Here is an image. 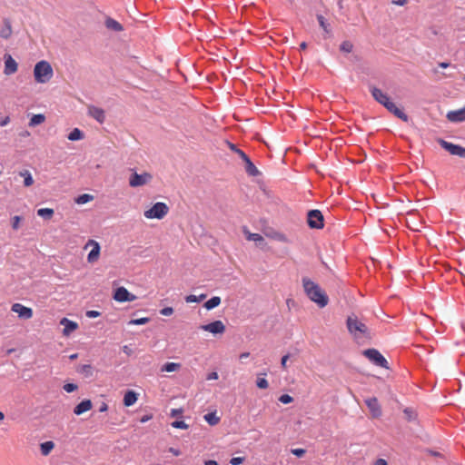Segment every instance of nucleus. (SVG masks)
Instances as JSON below:
<instances>
[{
  "label": "nucleus",
  "instance_id": "obj_1",
  "mask_svg": "<svg viewBox=\"0 0 465 465\" xmlns=\"http://www.w3.org/2000/svg\"><path fill=\"white\" fill-rule=\"evenodd\" d=\"M302 285L308 298L319 307L323 308L328 304V296L317 283L308 278H303Z\"/></svg>",
  "mask_w": 465,
  "mask_h": 465
},
{
  "label": "nucleus",
  "instance_id": "obj_2",
  "mask_svg": "<svg viewBox=\"0 0 465 465\" xmlns=\"http://www.w3.org/2000/svg\"><path fill=\"white\" fill-rule=\"evenodd\" d=\"M54 75V70L49 62L45 60L39 61L34 68L35 81L38 84L48 83Z\"/></svg>",
  "mask_w": 465,
  "mask_h": 465
},
{
  "label": "nucleus",
  "instance_id": "obj_3",
  "mask_svg": "<svg viewBox=\"0 0 465 465\" xmlns=\"http://www.w3.org/2000/svg\"><path fill=\"white\" fill-rule=\"evenodd\" d=\"M347 328L350 333L356 340H360L369 336L368 327L355 315L349 316L347 318Z\"/></svg>",
  "mask_w": 465,
  "mask_h": 465
},
{
  "label": "nucleus",
  "instance_id": "obj_4",
  "mask_svg": "<svg viewBox=\"0 0 465 465\" xmlns=\"http://www.w3.org/2000/svg\"><path fill=\"white\" fill-rule=\"evenodd\" d=\"M169 212V207L166 203L158 202L154 203L150 209L144 211L143 215L147 219H158L164 218Z\"/></svg>",
  "mask_w": 465,
  "mask_h": 465
},
{
  "label": "nucleus",
  "instance_id": "obj_5",
  "mask_svg": "<svg viewBox=\"0 0 465 465\" xmlns=\"http://www.w3.org/2000/svg\"><path fill=\"white\" fill-rule=\"evenodd\" d=\"M153 180V175L148 172L138 173L134 172L129 178V185L133 188L148 184Z\"/></svg>",
  "mask_w": 465,
  "mask_h": 465
},
{
  "label": "nucleus",
  "instance_id": "obj_6",
  "mask_svg": "<svg viewBox=\"0 0 465 465\" xmlns=\"http://www.w3.org/2000/svg\"><path fill=\"white\" fill-rule=\"evenodd\" d=\"M91 249L87 255V262L89 263H95L99 258L101 253V246L98 242L95 240L90 239L87 241L85 245L84 246V250Z\"/></svg>",
  "mask_w": 465,
  "mask_h": 465
},
{
  "label": "nucleus",
  "instance_id": "obj_7",
  "mask_svg": "<svg viewBox=\"0 0 465 465\" xmlns=\"http://www.w3.org/2000/svg\"><path fill=\"white\" fill-rule=\"evenodd\" d=\"M363 355L366 356L375 365L389 369L387 360L381 355V353L376 349H368L363 351Z\"/></svg>",
  "mask_w": 465,
  "mask_h": 465
},
{
  "label": "nucleus",
  "instance_id": "obj_8",
  "mask_svg": "<svg viewBox=\"0 0 465 465\" xmlns=\"http://www.w3.org/2000/svg\"><path fill=\"white\" fill-rule=\"evenodd\" d=\"M308 225L313 229H322L324 226L323 215L319 210H312L308 213Z\"/></svg>",
  "mask_w": 465,
  "mask_h": 465
},
{
  "label": "nucleus",
  "instance_id": "obj_9",
  "mask_svg": "<svg viewBox=\"0 0 465 465\" xmlns=\"http://www.w3.org/2000/svg\"><path fill=\"white\" fill-rule=\"evenodd\" d=\"M438 143L440 144V146L448 151L452 155H458L460 157L465 158V148L461 147L460 145L454 144L451 143H449L443 139H439Z\"/></svg>",
  "mask_w": 465,
  "mask_h": 465
},
{
  "label": "nucleus",
  "instance_id": "obj_10",
  "mask_svg": "<svg viewBox=\"0 0 465 465\" xmlns=\"http://www.w3.org/2000/svg\"><path fill=\"white\" fill-rule=\"evenodd\" d=\"M114 299L118 302H134L136 296L128 292L125 287H118L114 293Z\"/></svg>",
  "mask_w": 465,
  "mask_h": 465
},
{
  "label": "nucleus",
  "instance_id": "obj_11",
  "mask_svg": "<svg viewBox=\"0 0 465 465\" xmlns=\"http://www.w3.org/2000/svg\"><path fill=\"white\" fill-rule=\"evenodd\" d=\"M11 311L16 313L20 319L24 320H29L34 315L33 310L22 303H14L11 307Z\"/></svg>",
  "mask_w": 465,
  "mask_h": 465
},
{
  "label": "nucleus",
  "instance_id": "obj_12",
  "mask_svg": "<svg viewBox=\"0 0 465 465\" xmlns=\"http://www.w3.org/2000/svg\"><path fill=\"white\" fill-rule=\"evenodd\" d=\"M4 61H5V68H4V74L5 75H11L17 72L18 70V64L17 62L12 57L11 54H5L4 55Z\"/></svg>",
  "mask_w": 465,
  "mask_h": 465
},
{
  "label": "nucleus",
  "instance_id": "obj_13",
  "mask_svg": "<svg viewBox=\"0 0 465 465\" xmlns=\"http://www.w3.org/2000/svg\"><path fill=\"white\" fill-rule=\"evenodd\" d=\"M200 328L213 334H223L225 331V325L220 320L202 325Z\"/></svg>",
  "mask_w": 465,
  "mask_h": 465
},
{
  "label": "nucleus",
  "instance_id": "obj_14",
  "mask_svg": "<svg viewBox=\"0 0 465 465\" xmlns=\"http://www.w3.org/2000/svg\"><path fill=\"white\" fill-rule=\"evenodd\" d=\"M365 403L369 408L371 417L374 419L380 418L381 416V405L375 397L368 398L365 400Z\"/></svg>",
  "mask_w": 465,
  "mask_h": 465
},
{
  "label": "nucleus",
  "instance_id": "obj_15",
  "mask_svg": "<svg viewBox=\"0 0 465 465\" xmlns=\"http://www.w3.org/2000/svg\"><path fill=\"white\" fill-rule=\"evenodd\" d=\"M60 324L64 326L63 335L68 337L72 332L78 329V323L67 318H63Z\"/></svg>",
  "mask_w": 465,
  "mask_h": 465
},
{
  "label": "nucleus",
  "instance_id": "obj_16",
  "mask_svg": "<svg viewBox=\"0 0 465 465\" xmlns=\"http://www.w3.org/2000/svg\"><path fill=\"white\" fill-rule=\"evenodd\" d=\"M384 107L390 113L393 114L396 117L400 118L403 122L409 121L408 115L402 111V109L396 106V104L393 102L390 101Z\"/></svg>",
  "mask_w": 465,
  "mask_h": 465
},
{
  "label": "nucleus",
  "instance_id": "obj_17",
  "mask_svg": "<svg viewBox=\"0 0 465 465\" xmlns=\"http://www.w3.org/2000/svg\"><path fill=\"white\" fill-rule=\"evenodd\" d=\"M371 93L373 98L383 106H385L387 103L391 101L387 94L383 93L381 89L377 87H372L371 89Z\"/></svg>",
  "mask_w": 465,
  "mask_h": 465
},
{
  "label": "nucleus",
  "instance_id": "obj_18",
  "mask_svg": "<svg viewBox=\"0 0 465 465\" xmlns=\"http://www.w3.org/2000/svg\"><path fill=\"white\" fill-rule=\"evenodd\" d=\"M88 114L94 118L99 123H104L105 119L104 111L99 107L96 106H89L88 107Z\"/></svg>",
  "mask_w": 465,
  "mask_h": 465
},
{
  "label": "nucleus",
  "instance_id": "obj_19",
  "mask_svg": "<svg viewBox=\"0 0 465 465\" xmlns=\"http://www.w3.org/2000/svg\"><path fill=\"white\" fill-rule=\"evenodd\" d=\"M447 118L450 122H463L465 121V107L456 111H450L447 114Z\"/></svg>",
  "mask_w": 465,
  "mask_h": 465
},
{
  "label": "nucleus",
  "instance_id": "obj_20",
  "mask_svg": "<svg viewBox=\"0 0 465 465\" xmlns=\"http://www.w3.org/2000/svg\"><path fill=\"white\" fill-rule=\"evenodd\" d=\"M92 407H93V404L90 400H84L74 407V413L75 415H81V414L90 411L92 409Z\"/></svg>",
  "mask_w": 465,
  "mask_h": 465
},
{
  "label": "nucleus",
  "instance_id": "obj_21",
  "mask_svg": "<svg viewBox=\"0 0 465 465\" xmlns=\"http://www.w3.org/2000/svg\"><path fill=\"white\" fill-rule=\"evenodd\" d=\"M138 400V394L134 391H127L124 396V405L125 407L133 406Z\"/></svg>",
  "mask_w": 465,
  "mask_h": 465
},
{
  "label": "nucleus",
  "instance_id": "obj_22",
  "mask_svg": "<svg viewBox=\"0 0 465 465\" xmlns=\"http://www.w3.org/2000/svg\"><path fill=\"white\" fill-rule=\"evenodd\" d=\"M13 30L11 23L8 19L4 20V27L0 30V36L8 39L12 35Z\"/></svg>",
  "mask_w": 465,
  "mask_h": 465
},
{
  "label": "nucleus",
  "instance_id": "obj_23",
  "mask_svg": "<svg viewBox=\"0 0 465 465\" xmlns=\"http://www.w3.org/2000/svg\"><path fill=\"white\" fill-rule=\"evenodd\" d=\"M54 442L52 440L45 441L40 444V450L43 456H48L54 449Z\"/></svg>",
  "mask_w": 465,
  "mask_h": 465
},
{
  "label": "nucleus",
  "instance_id": "obj_24",
  "mask_svg": "<svg viewBox=\"0 0 465 465\" xmlns=\"http://www.w3.org/2000/svg\"><path fill=\"white\" fill-rule=\"evenodd\" d=\"M245 163V170L246 172L252 175L256 176L259 174V170L256 168V166L252 163L250 158L247 156L245 159L242 160Z\"/></svg>",
  "mask_w": 465,
  "mask_h": 465
},
{
  "label": "nucleus",
  "instance_id": "obj_25",
  "mask_svg": "<svg viewBox=\"0 0 465 465\" xmlns=\"http://www.w3.org/2000/svg\"><path fill=\"white\" fill-rule=\"evenodd\" d=\"M19 175L24 178V185L25 187H30L34 184V178L28 170L21 171Z\"/></svg>",
  "mask_w": 465,
  "mask_h": 465
},
{
  "label": "nucleus",
  "instance_id": "obj_26",
  "mask_svg": "<svg viewBox=\"0 0 465 465\" xmlns=\"http://www.w3.org/2000/svg\"><path fill=\"white\" fill-rule=\"evenodd\" d=\"M181 369V363L178 362H167L161 368V371L173 372Z\"/></svg>",
  "mask_w": 465,
  "mask_h": 465
},
{
  "label": "nucleus",
  "instance_id": "obj_27",
  "mask_svg": "<svg viewBox=\"0 0 465 465\" xmlns=\"http://www.w3.org/2000/svg\"><path fill=\"white\" fill-rule=\"evenodd\" d=\"M221 298L219 296H213L204 303V308L212 310L221 304Z\"/></svg>",
  "mask_w": 465,
  "mask_h": 465
},
{
  "label": "nucleus",
  "instance_id": "obj_28",
  "mask_svg": "<svg viewBox=\"0 0 465 465\" xmlns=\"http://www.w3.org/2000/svg\"><path fill=\"white\" fill-rule=\"evenodd\" d=\"M45 121V116L42 114H34L29 122V126L34 127L43 124Z\"/></svg>",
  "mask_w": 465,
  "mask_h": 465
},
{
  "label": "nucleus",
  "instance_id": "obj_29",
  "mask_svg": "<svg viewBox=\"0 0 465 465\" xmlns=\"http://www.w3.org/2000/svg\"><path fill=\"white\" fill-rule=\"evenodd\" d=\"M204 420L212 426L216 425L220 421V418L215 412H210L204 415Z\"/></svg>",
  "mask_w": 465,
  "mask_h": 465
},
{
  "label": "nucleus",
  "instance_id": "obj_30",
  "mask_svg": "<svg viewBox=\"0 0 465 465\" xmlns=\"http://www.w3.org/2000/svg\"><path fill=\"white\" fill-rule=\"evenodd\" d=\"M54 213V212L52 208H41L37 210V214L45 219H51Z\"/></svg>",
  "mask_w": 465,
  "mask_h": 465
},
{
  "label": "nucleus",
  "instance_id": "obj_31",
  "mask_svg": "<svg viewBox=\"0 0 465 465\" xmlns=\"http://www.w3.org/2000/svg\"><path fill=\"white\" fill-rule=\"evenodd\" d=\"M267 236L275 241L281 242H289L286 235L282 232H273L270 234H267Z\"/></svg>",
  "mask_w": 465,
  "mask_h": 465
},
{
  "label": "nucleus",
  "instance_id": "obj_32",
  "mask_svg": "<svg viewBox=\"0 0 465 465\" xmlns=\"http://www.w3.org/2000/svg\"><path fill=\"white\" fill-rule=\"evenodd\" d=\"M317 20L319 22L320 26L326 34L331 33L330 25L326 22L325 18L322 15H317Z\"/></svg>",
  "mask_w": 465,
  "mask_h": 465
},
{
  "label": "nucleus",
  "instance_id": "obj_33",
  "mask_svg": "<svg viewBox=\"0 0 465 465\" xmlns=\"http://www.w3.org/2000/svg\"><path fill=\"white\" fill-rule=\"evenodd\" d=\"M106 26L108 28L117 31V32L123 30L122 25L120 23H118L117 21L111 19V18L106 20Z\"/></svg>",
  "mask_w": 465,
  "mask_h": 465
},
{
  "label": "nucleus",
  "instance_id": "obj_34",
  "mask_svg": "<svg viewBox=\"0 0 465 465\" xmlns=\"http://www.w3.org/2000/svg\"><path fill=\"white\" fill-rule=\"evenodd\" d=\"M83 137H84L83 132L81 130H79L78 128H74L68 135V139L70 141H78V140L83 139Z\"/></svg>",
  "mask_w": 465,
  "mask_h": 465
},
{
  "label": "nucleus",
  "instance_id": "obj_35",
  "mask_svg": "<svg viewBox=\"0 0 465 465\" xmlns=\"http://www.w3.org/2000/svg\"><path fill=\"white\" fill-rule=\"evenodd\" d=\"M93 199H94L93 195L88 194V193H84V194L79 195L75 199V203H78V204H84L86 203L91 202Z\"/></svg>",
  "mask_w": 465,
  "mask_h": 465
},
{
  "label": "nucleus",
  "instance_id": "obj_36",
  "mask_svg": "<svg viewBox=\"0 0 465 465\" xmlns=\"http://www.w3.org/2000/svg\"><path fill=\"white\" fill-rule=\"evenodd\" d=\"M206 298V294L203 293L199 296H195V295H187L185 297V302H188V303H191V302H202L203 300H204Z\"/></svg>",
  "mask_w": 465,
  "mask_h": 465
},
{
  "label": "nucleus",
  "instance_id": "obj_37",
  "mask_svg": "<svg viewBox=\"0 0 465 465\" xmlns=\"http://www.w3.org/2000/svg\"><path fill=\"white\" fill-rule=\"evenodd\" d=\"M228 144H229V148L232 151H233L234 153H236V154H238L242 158V160H243L247 157V154L243 151L238 149L235 144L232 143H228Z\"/></svg>",
  "mask_w": 465,
  "mask_h": 465
},
{
  "label": "nucleus",
  "instance_id": "obj_38",
  "mask_svg": "<svg viewBox=\"0 0 465 465\" xmlns=\"http://www.w3.org/2000/svg\"><path fill=\"white\" fill-rule=\"evenodd\" d=\"M353 45L350 41H344L341 43L340 49L344 53H351L352 51Z\"/></svg>",
  "mask_w": 465,
  "mask_h": 465
},
{
  "label": "nucleus",
  "instance_id": "obj_39",
  "mask_svg": "<svg viewBox=\"0 0 465 465\" xmlns=\"http://www.w3.org/2000/svg\"><path fill=\"white\" fill-rule=\"evenodd\" d=\"M256 385L259 389L265 390L269 387V382L265 378L258 377L256 380Z\"/></svg>",
  "mask_w": 465,
  "mask_h": 465
},
{
  "label": "nucleus",
  "instance_id": "obj_40",
  "mask_svg": "<svg viewBox=\"0 0 465 465\" xmlns=\"http://www.w3.org/2000/svg\"><path fill=\"white\" fill-rule=\"evenodd\" d=\"M149 321H150L149 318L143 317V318L131 320L129 322V324L130 325H143V324H146L147 322H149Z\"/></svg>",
  "mask_w": 465,
  "mask_h": 465
},
{
  "label": "nucleus",
  "instance_id": "obj_41",
  "mask_svg": "<svg viewBox=\"0 0 465 465\" xmlns=\"http://www.w3.org/2000/svg\"><path fill=\"white\" fill-rule=\"evenodd\" d=\"M247 239L249 241H253V242H262L263 241V237L261 234L252 233V232H248Z\"/></svg>",
  "mask_w": 465,
  "mask_h": 465
},
{
  "label": "nucleus",
  "instance_id": "obj_42",
  "mask_svg": "<svg viewBox=\"0 0 465 465\" xmlns=\"http://www.w3.org/2000/svg\"><path fill=\"white\" fill-rule=\"evenodd\" d=\"M172 426L176 429L186 430L188 429V424H186L183 420H175L172 422Z\"/></svg>",
  "mask_w": 465,
  "mask_h": 465
},
{
  "label": "nucleus",
  "instance_id": "obj_43",
  "mask_svg": "<svg viewBox=\"0 0 465 465\" xmlns=\"http://www.w3.org/2000/svg\"><path fill=\"white\" fill-rule=\"evenodd\" d=\"M22 221V218L18 215H15L12 218V228L14 230H18L20 227V223Z\"/></svg>",
  "mask_w": 465,
  "mask_h": 465
},
{
  "label": "nucleus",
  "instance_id": "obj_44",
  "mask_svg": "<svg viewBox=\"0 0 465 465\" xmlns=\"http://www.w3.org/2000/svg\"><path fill=\"white\" fill-rule=\"evenodd\" d=\"M279 401L283 403V404H289L291 402L293 401V398L292 396H290L289 394H282L280 398H279Z\"/></svg>",
  "mask_w": 465,
  "mask_h": 465
},
{
  "label": "nucleus",
  "instance_id": "obj_45",
  "mask_svg": "<svg viewBox=\"0 0 465 465\" xmlns=\"http://www.w3.org/2000/svg\"><path fill=\"white\" fill-rule=\"evenodd\" d=\"M404 414L406 415V419L408 420H413L416 418V413L409 408L404 410Z\"/></svg>",
  "mask_w": 465,
  "mask_h": 465
},
{
  "label": "nucleus",
  "instance_id": "obj_46",
  "mask_svg": "<svg viewBox=\"0 0 465 465\" xmlns=\"http://www.w3.org/2000/svg\"><path fill=\"white\" fill-rule=\"evenodd\" d=\"M63 388L66 392L70 393L77 390V385L74 383H66Z\"/></svg>",
  "mask_w": 465,
  "mask_h": 465
},
{
  "label": "nucleus",
  "instance_id": "obj_47",
  "mask_svg": "<svg viewBox=\"0 0 465 465\" xmlns=\"http://www.w3.org/2000/svg\"><path fill=\"white\" fill-rule=\"evenodd\" d=\"M243 461H244V458L243 457H234V458L231 459L230 463L232 465H240Z\"/></svg>",
  "mask_w": 465,
  "mask_h": 465
},
{
  "label": "nucleus",
  "instance_id": "obj_48",
  "mask_svg": "<svg viewBox=\"0 0 465 465\" xmlns=\"http://www.w3.org/2000/svg\"><path fill=\"white\" fill-rule=\"evenodd\" d=\"M160 313L163 316H170L173 313V309L172 307H165L160 311Z\"/></svg>",
  "mask_w": 465,
  "mask_h": 465
},
{
  "label": "nucleus",
  "instance_id": "obj_49",
  "mask_svg": "<svg viewBox=\"0 0 465 465\" xmlns=\"http://www.w3.org/2000/svg\"><path fill=\"white\" fill-rule=\"evenodd\" d=\"M304 449H292V453L297 457H302L305 454Z\"/></svg>",
  "mask_w": 465,
  "mask_h": 465
},
{
  "label": "nucleus",
  "instance_id": "obj_50",
  "mask_svg": "<svg viewBox=\"0 0 465 465\" xmlns=\"http://www.w3.org/2000/svg\"><path fill=\"white\" fill-rule=\"evenodd\" d=\"M219 378V375L216 371H213V372H210L208 375H207V380L208 381H211V380H217Z\"/></svg>",
  "mask_w": 465,
  "mask_h": 465
},
{
  "label": "nucleus",
  "instance_id": "obj_51",
  "mask_svg": "<svg viewBox=\"0 0 465 465\" xmlns=\"http://www.w3.org/2000/svg\"><path fill=\"white\" fill-rule=\"evenodd\" d=\"M86 315L90 318H95L100 315V313L97 311H88L86 312Z\"/></svg>",
  "mask_w": 465,
  "mask_h": 465
},
{
  "label": "nucleus",
  "instance_id": "obj_52",
  "mask_svg": "<svg viewBox=\"0 0 465 465\" xmlns=\"http://www.w3.org/2000/svg\"><path fill=\"white\" fill-rule=\"evenodd\" d=\"M288 359H289V355H288V354H287V355H284V356L282 358L281 364H282V367L283 369H286V367H287L286 362H287V360H288Z\"/></svg>",
  "mask_w": 465,
  "mask_h": 465
},
{
  "label": "nucleus",
  "instance_id": "obj_53",
  "mask_svg": "<svg viewBox=\"0 0 465 465\" xmlns=\"http://www.w3.org/2000/svg\"><path fill=\"white\" fill-rule=\"evenodd\" d=\"M169 452H171L174 456H180L181 455V451L179 450H177V449L173 448V447L169 448Z\"/></svg>",
  "mask_w": 465,
  "mask_h": 465
},
{
  "label": "nucleus",
  "instance_id": "obj_54",
  "mask_svg": "<svg viewBox=\"0 0 465 465\" xmlns=\"http://www.w3.org/2000/svg\"><path fill=\"white\" fill-rule=\"evenodd\" d=\"M407 3V0H392V4L395 5H406Z\"/></svg>",
  "mask_w": 465,
  "mask_h": 465
},
{
  "label": "nucleus",
  "instance_id": "obj_55",
  "mask_svg": "<svg viewBox=\"0 0 465 465\" xmlns=\"http://www.w3.org/2000/svg\"><path fill=\"white\" fill-rule=\"evenodd\" d=\"M10 122V117L9 116H5L4 119H2L0 121V125L1 126H5L6 124H8Z\"/></svg>",
  "mask_w": 465,
  "mask_h": 465
},
{
  "label": "nucleus",
  "instance_id": "obj_56",
  "mask_svg": "<svg viewBox=\"0 0 465 465\" xmlns=\"http://www.w3.org/2000/svg\"><path fill=\"white\" fill-rule=\"evenodd\" d=\"M108 410V405L106 402H102V404L100 405V408H99V411L100 412H104Z\"/></svg>",
  "mask_w": 465,
  "mask_h": 465
},
{
  "label": "nucleus",
  "instance_id": "obj_57",
  "mask_svg": "<svg viewBox=\"0 0 465 465\" xmlns=\"http://www.w3.org/2000/svg\"><path fill=\"white\" fill-rule=\"evenodd\" d=\"M374 465H387V461L384 459H378Z\"/></svg>",
  "mask_w": 465,
  "mask_h": 465
},
{
  "label": "nucleus",
  "instance_id": "obj_58",
  "mask_svg": "<svg viewBox=\"0 0 465 465\" xmlns=\"http://www.w3.org/2000/svg\"><path fill=\"white\" fill-rule=\"evenodd\" d=\"M204 465H218V462L214 460H208L204 461Z\"/></svg>",
  "mask_w": 465,
  "mask_h": 465
},
{
  "label": "nucleus",
  "instance_id": "obj_59",
  "mask_svg": "<svg viewBox=\"0 0 465 465\" xmlns=\"http://www.w3.org/2000/svg\"><path fill=\"white\" fill-rule=\"evenodd\" d=\"M182 413V410H176V409H173L172 410V416H176L178 414Z\"/></svg>",
  "mask_w": 465,
  "mask_h": 465
},
{
  "label": "nucleus",
  "instance_id": "obj_60",
  "mask_svg": "<svg viewBox=\"0 0 465 465\" xmlns=\"http://www.w3.org/2000/svg\"><path fill=\"white\" fill-rule=\"evenodd\" d=\"M250 356V353L249 352H242L240 354V359L242 360V359H246Z\"/></svg>",
  "mask_w": 465,
  "mask_h": 465
},
{
  "label": "nucleus",
  "instance_id": "obj_61",
  "mask_svg": "<svg viewBox=\"0 0 465 465\" xmlns=\"http://www.w3.org/2000/svg\"><path fill=\"white\" fill-rule=\"evenodd\" d=\"M151 419L150 416H143L142 419H141V422H146L148 421L149 420Z\"/></svg>",
  "mask_w": 465,
  "mask_h": 465
},
{
  "label": "nucleus",
  "instance_id": "obj_62",
  "mask_svg": "<svg viewBox=\"0 0 465 465\" xmlns=\"http://www.w3.org/2000/svg\"><path fill=\"white\" fill-rule=\"evenodd\" d=\"M300 48L302 50H305L307 48V44L305 42L301 43Z\"/></svg>",
  "mask_w": 465,
  "mask_h": 465
},
{
  "label": "nucleus",
  "instance_id": "obj_63",
  "mask_svg": "<svg viewBox=\"0 0 465 465\" xmlns=\"http://www.w3.org/2000/svg\"><path fill=\"white\" fill-rule=\"evenodd\" d=\"M450 64L448 63L442 62L440 64V66L442 68H447Z\"/></svg>",
  "mask_w": 465,
  "mask_h": 465
},
{
  "label": "nucleus",
  "instance_id": "obj_64",
  "mask_svg": "<svg viewBox=\"0 0 465 465\" xmlns=\"http://www.w3.org/2000/svg\"><path fill=\"white\" fill-rule=\"evenodd\" d=\"M123 350H124V351L125 353H127V354H129V353H130V351H129V349H128V346H126V345H125V346H124Z\"/></svg>",
  "mask_w": 465,
  "mask_h": 465
}]
</instances>
